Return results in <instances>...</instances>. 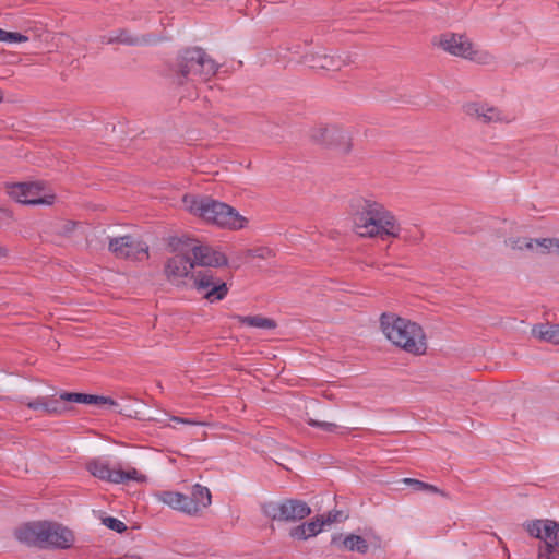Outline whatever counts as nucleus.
Here are the masks:
<instances>
[{"mask_svg":"<svg viewBox=\"0 0 559 559\" xmlns=\"http://www.w3.org/2000/svg\"><path fill=\"white\" fill-rule=\"evenodd\" d=\"M352 224L356 235L364 238H400L401 225L383 204L360 199L352 205Z\"/></svg>","mask_w":559,"mask_h":559,"instance_id":"f257e3e1","label":"nucleus"},{"mask_svg":"<svg viewBox=\"0 0 559 559\" xmlns=\"http://www.w3.org/2000/svg\"><path fill=\"white\" fill-rule=\"evenodd\" d=\"M182 202L191 215L221 228L239 230L248 225V219L235 207L210 197L187 194Z\"/></svg>","mask_w":559,"mask_h":559,"instance_id":"f03ea898","label":"nucleus"},{"mask_svg":"<svg viewBox=\"0 0 559 559\" xmlns=\"http://www.w3.org/2000/svg\"><path fill=\"white\" fill-rule=\"evenodd\" d=\"M380 325L385 338L394 346L415 356L426 353L427 337L418 323L394 313H383Z\"/></svg>","mask_w":559,"mask_h":559,"instance_id":"7ed1b4c3","label":"nucleus"},{"mask_svg":"<svg viewBox=\"0 0 559 559\" xmlns=\"http://www.w3.org/2000/svg\"><path fill=\"white\" fill-rule=\"evenodd\" d=\"M432 44L444 52L477 64L488 66L495 57L488 50L477 47L465 34L443 33L433 38Z\"/></svg>","mask_w":559,"mask_h":559,"instance_id":"20e7f679","label":"nucleus"},{"mask_svg":"<svg viewBox=\"0 0 559 559\" xmlns=\"http://www.w3.org/2000/svg\"><path fill=\"white\" fill-rule=\"evenodd\" d=\"M187 245L185 237L173 238L169 241V248L173 255L169 257L164 266V273L168 282L174 285H181L185 278L192 275L194 270L189 251H181L177 247Z\"/></svg>","mask_w":559,"mask_h":559,"instance_id":"39448f33","label":"nucleus"},{"mask_svg":"<svg viewBox=\"0 0 559 559\" xmlns=\"http://www.w3.org/2000/svg\"><path fill=\"white\" fill-rule=\"evenodd\" d=\"M87 471L96 478L110 484H126L128 481L145 483L146 476L134 467L122 469L119 465L112 466L105 457H97L87 463Z\"/></svg>","mask_w":559,"mask_h":559,"instance_id":"423d86ee","label":"nucleus"},{"mask_svg":"<svg viewBox=\"0 0 559 559\" xmlns=\"http://www.w3.org/2000/svg\"><path fill=\"white\" fill-rule=\"evenodd\" d=\"M179 67L183 78L191 76V80L199 81L210 80L218 69V64L199 48L187 50L181 57Z\"/></svg>","mask_w":559,"mask_h":559,"instance_id":"0eeeda50","label":"nucleus"},{"mask_svg":"<svg viewBox=\"0 0 559 559\" xmlns=\"http://www.w3.org/2000/svg\"><path fill=\"white\" fill-rule=\"evenodd\" d=\"M14 201L27 205H51L56 201L52 190L43 182H19L7 187Z\"/></svg>","mask_w":559,"mask_h":559,"instance_id":"6e6552de","label":"nucleus"},{"mask_svg":"<svg viewBox=\"0 0 559 559\" xmlns=\"http://www.w3.org/2000/svg\"><path fill=\"white\" fill-rule=\"evenodd\" d=\"M187 245L177 247L181 251H189L194 269L201 267H223L229 265L227 255L209 245H202L198 240L185 237Z\"/></svg>","mask_w":559,"mask_h":559,"instance_id":"1a4fd4ad","label":"nucleus"},{"mask_svg":"<svg viewBox=\"0 0 559 559\" xmlns=\"http://www.w3.org/2000/svg\"><path fill=\"white\" fill-rule=\"evenodd\" d=\"M262 510L267 518L281 522L299 521L311 513V509L306 502L295 499L267 502Z\"/></svg>","mask_w":559,"mask_h":559,"instance_id":"9d476101","label":"nucleus"},{"mask_svg":"<svg viewBox=\"0 0 559 559\" xmlns=\"http://www.w3.org/2000/svg\"><path fill=\"white\" fill-rule=\"evenodd\" d=\"M462 109L468 118L484 124H508L513 121L510 114L486 102H468Z\"/></svg>","mask_w":559,"mask_h":559,"instance_id":"9b49d317","label":"nucleus"},{"mask_svg":"<svg viewBox=\"0 0 559 559\" xmlns=\"http://www.w3.org/2000/svg\"><path fill=\"white\" fill-rule=\"evenodd\" d=\"M191 278L197 290L204 293V297L210 301L222 300L228 292L224 281L216 277L213 271L200 270L192 272Z\"/></svg>","mask_w":559,"mask_h":559,"instance_id":"f8f14e48","label":"nucleus"},{"mask_svg":"<svg viewBox=\"0 0 559 559\" xmlns=\"http://www.w3.org/2000/svg\"><path fill=\"white\" fill-rule=\"evenodd\" d=\"M108 248L117 258L143 260L148 257V246L132 236L111 238Z\"/></svg>","mask_w":559,"mask_h":559,"instance_id":"ddd939ff","label":"nucleus"},{"mask_svg":"<svg viewBox=\"0 0 559 559\" xmlns=\"http://www.w3.org/2000/svg\"><path fill=\"white\" fill-rule=\"evenodd\" d=\"M528 534L548 544V551L559 547V522L552 520H534L525 524Z\"/></svg>","mask_w":559,"mask_h":559,"instance_id":"4468645a","label":"nucleus"},{"mask_svg":"<svg viewBox=\"0 0 559 559\" xmlns=\"http://www.w3.org/2000/svg\"><path fill=\"white\" fill-rule=\"evenodd\" d=\"M74 544V535L68 527L52 522H46L44 547L67 549Z\"/></svg>","mask_w":559,"mask_h":559,"instance_id":"2eb2a0df","label":"nucleus"},{"mask_svg":"<svg viewBox=\"0 0 559 559\" xmlns=\"http://www.w3.org/2000/svg\"><path fill=\"white\" fill-rule=\"evenodd\" d=\"M347 62V57H342L338 53H328L323 49L309 52L305 56V63L313 69L335 71L341 69Z\"/></svg>","mask_w":559,"mask_h":559,"instance_id":"dca6fc26","label":"nucleus"},{"mask_svg":"<svg viewBox=\"0 0 559 559\" xmlns=\"http://www.w3.org/2000/svg\"><path fill=\"white\" fill-rule=\"evenodd\" d=\"M46 522H32L26 523L15 531V536L19 542L29 545L44 547Z\"/></svg>","mask_w":559,"mask_h":559,"instance_id":"f3484780","label":"nucleus"},{"mask_svg":"<svg viewBox=\"0 0 559 559\" xmlns=\"http://www.w3.org/2000/svg\"><path fill=\"white\" fill-rule=\"evenodd\" d=\"M160 500L174 510L189 515L198 514V508L193 504L192 500H190V497L181 492L164 491L160 495Z\"/></svg>","mask_w":559,"mask_h":559,"instance_id":"a211bd4d","label":"nucleus"},{"mask_svg":"<svg viewBox=\"0 0 559 559\" xmlns=\"http://www.w3.org/2000/svg\"><path fill=\"white\" fill-rule=\"evenodd\" d=\"M61 400L68 401V402H74V403H82V404H88V405H99V406H116V402L112 401L109 397L102 396V395H92V394H84V393H63L60 395Z\"/></svg>","mask_w":559,"mask_h":559,"instance_id":"6ab92c4d","label":"nucleus"},{"mask_svg":"<svg viewBox=\"0 0 559 559\" xmlns=\"http://www.w3.org/2000/svg\"><path fill=\"white\" fill-rule=\"evenodd\" d=\"M531 333L538 341L559 345V324H536L532 328Z\"/></svg>","mask_w":559,"mask_h":559,"instance_id":"aec40b11","label":"nucleus"},{"mask_svg":"<svg viewBox=\"0 0 559 559\" xmlns=\"http://www.w3.org/2000/svg\"><path fill=\"white\" fill-rule=\"evenodd\" d=\"M330 131H335L333 135H330L329 145L335 147L341 152H348L352 146V138L348 131L344 130L338 126H330Z\"/></svg>","mask_w":559,"mask_h":559,"instance_id":"412c9836","label":"nucleus"},{"mask_svg":"<svg viewBox=\"0 0 559 559\" xmlns=\"http://www.w3.org/2000/svg\"><path fill=\"white\" fill-rule=\"evenodd\" d=\"M190 500H192L193 504L198 508V513L202 510L211 506L212 496L207 487L195 484L192 487Z\"/></svg>","mask_w":559,"mask_h":559,"instance_id":"4be33fe9","label":"nucleus"},{"mask_svg":"<svg viewBox=\"0 0 559 559\" xmlns=\"http://www.w3.org/2000/svg\"><path fill=\"white\" fill-rule=\"evenodd\" d=\"M235 319L241 325H248L257 329L271 330L276 326L273 320L261 316H235Z\"/></svg>","mask_w":559,"mask_h":559,"instance_id":"5701e85b","label":"nucleus"},{"mask_svg":"<svg viewBox=\"0 0 559 559\" xmlns=\"http://www.w3.org/2000/svg\"><path fill=\"white\" fill-rule=\"evenodd\" d=\"M556 238L532 239L526 242V250L536 254L555 253Z\"/></svg>","mask_w":559,"mask_h":559,"instance_id":"b1692460","label":"nucleus"},{"mask_svg":"<svg viewBox=\"0 0 559 559\" xmlns=\"http://www.w3.org/2000/svg\"><path fill=\"white\" fill-rule=\"evenodd\" d=\"M25 404L27 405L28 408L39 411L45 414H52L59 412L57 401H48L44 397H38L36 400L25 402Z\"/></svg>","mask_w":559,"mask_h":559,"instance_id":"393cba45","label":"nucleus"},{"mask_svg":"<svg viewBox=\"0 0 559 559\" xmlns=\"http://www.w3.org/2000/svg\"><path fill=\"white\" fill-rule=\"evenodd\" d=\"M346 549L350 551H357L359 554H366L368 551V544L365 538L359 535H348L343 542Z\"/></svg>","mask_w":559,"mask_h":559,"instance_id":"a878e982","label":"nucleus"},{"mask_svg":"<svg viewBox=\"0 0 559 559\" xmlns=\"http://www.w3.org/2000/svg\"><path fill=\"white\" fill-rule=\"evenodd\" d=\"M402 481L406 485L412 486L413 489L416 491H425V492L439 493V495L445 496L444 492L442 490H440L439 488H437L436 486H433L431 484L424 483L418 479L404 478Z\"/></svg>","mask_w":559,"mask_h":559,"instance_id":"bb28decb","label":"nucleus"},{"mask_svg":"<svg viewBox=\"0 0 559 559\" xmlns=\"http://www.w3.org/2000/svg\"><path fill=\"white\" fill-rule=\"evenodd\" d=\"M334 132L335 131H330V126H319L311 131V139L317 143L328 146L330 135H333Z\"/></svg>","mask_w":559,"mask_h":559,"instance_id":"cd10ccee","label":"nucleus"},{"mask_svg":"<svg viewBox=\"0 0 559 559\" xmlns=\"http://www.w3.org/2000/svg\"><path fill=\"white\" fill-rule=\"evenodd\" d=\"M308 538L313 537L323 531V523L319 518L304 523Z\"/></svg>","mask_w":559,"mask_h":559,"instance_id":"c85d7f7f","label":"nucleus"},{"mask_svg":"<svg viewBox=\"0 0 559 559\" xmlns=\"http://www.w3.org/2000/svg\"><path fill=\"white\" fill-rule=\"evenodd\" d=\"M532 241L531 238L511 237L506 240V246L512 250L526 249V242Z\"/></svg>","mask_w":559,"mask_h":559,"instance_id":"c756f323","label":"nucleus"},{"mask_svg":"<svg viewBox=\"0 0 559 559\" xmlns=\"http://www.w3.org/2000/svg\"><path fill=\"white\" fill-rule=\"evenodd\" d=\"M103 523L110 530L116 531L118 533H122L127 530L126 524L112 516H107L103 520Z\"/></svg>","mask_w":559,"mask_h":559,"instance_id":"7c9ffc66","label":"nucleus"},{"mask_svg":"<svg viewBox=\"0 0 559 559\" xmlns=\"http://www.w3.org/2000/svg\"><path fill=\"white\" fill-rule=\"evenodd\" d=\"M308 424L310 426H312V427L320 428V429H322L324 431H328V432H335L338 429V426L336 424L329 423V421H320V420H316V419H308Z\"/></svg>","mask_w":559,"mask_h":559,"instance_id":"2f4dec72","label":"nucleus"},{"mask_svg":"<svg viewBox=\"0 0 559 559\" xmlns=\"http://www.w3.org/2000/svg\"><path fill=\"white\" fill-rule=\"evenodd\" d=\"M289 535L290 537L299 540H305L308 538L304 523L292 528Z\"/></svg>","mask_w":559,"mask_h":559,"instance_id":"473e14b6","label":"nucleus"},{"mask_svg":"<svg viewBox=\"0 0 559 559\" xmlns=\"http://www.w3.org/2000/svg\"><path fill=\"white\" fill-rule=\"evenodd\" d=\"M340 515H341V512L335 511V512H329L326 515H321V516H318V518L323 523V528H324L325 526H329L332 523L336 522L338 520Z\"/></svg>","mask_w":559,"mask_h":559,"instance_id":"72a5a7b5","label":"nucleus"},{"mask_svg":"<svg viewBox=\"0 0 559 559\" xmlns=\"http://www.w3.org/2000/svg\"><path fill=\"white\" fill-rule=\"evenodd\" d=\"M28 38L25 35L15 32H7L5 41L4 43H24L27 41Z\"/></svg>","mask_w":559,"mask_h":559,"instance_id":"f704fd0d","label":"nucleus"},{"mask_svg":"<svg viewBox=\"0 0 559 559\" xmlns=\"http://www.w3.org/2000/svg\"><path fill=\"white\" fill-rule=\"evenodd\" d=\"M170 420L174 421V423H177V424H183V425H190V426H201V425H203V423H201V421L193 420V419H190V418L177 417V416H171Z\"/></svg>","mask_w":559,"mask_h":559,"instance_id":"c9c22d12","label":"nucleus"},{"mask_svg":"<svg viewBox=\"0 0 559 559\" xmlns=\"http://www.w3.org/2000/svg\"><path fill=\"white\" fill-rule=\"evenodd\" d=\"M117 41L124 43V44H134L135 40L130 38L129 36L124 35V33H121L119 36L116 37Z\"/></svg>","mask_w":559,"mask_h":559,"instance_id":"e433bc0d","label":"nucleus"},{"mask_svg":"<svg viewBox=\"0 0 559 559\" xmlns=\"http://www.w3.org/2000/svg\"><path fill=\"white\" fill-rule=\"evenodd\" d=\"M552 551H548V544H546L545 550L539 551L537 559H554L550 557Z\"/></svg>","mask_w":559,"mask_h":559,"instance_id":"4c0bfd02","label":"nucleus"},{"mask_svg":"<svg viewBox=\"0 0 559 559\" xmlns=\"http://www.w3.org/2000/svg\"><path fill=\"white\" fill-rule=\"evenodd\" d=\"M9 255V249L4 246H0V259H4Z\"/></svg>","mask_w":559,"mask_h":559,"instance_id":"58836bf2","label":"nucleus"},{"mask_svg":"<svg viewBox=\"0 0 559 559\" xmlns=\"http://www.w3.org/2000/svg\"><path fill=\"white\" fill-rule=\"evenodd\" d=\"M7 31L0 28V41H5Z\"/></svg>","mask_w":559,"mask_h":559,"instance_id":"ea45409f","label":"nucleus"},{"mask_svg":"<svg viewBox=\"0 0 559 559\" xmlns=\"http://www.w3.org/2000/svg\"><path fill=\"white\" fill-rule=\"evenodd\" d=\"M555 253L559 255V238H556Z\"/></svg>","mask_w":559,"mask_h":559,"instance_id":"a19ab883","label":"nucleus"},{"mask_svg":"<svg viewBox=\"0 0 559 559\" xmlns=\"http://www.w3.org/2000/svg\"><path fill=\"white\" fill-rule=\"evenodd\" d=\"M231 266L235 267V269H238L240 266V263L233 260L231 261Z\"/></svg>","mask_w":559,"mask_h":559,"instance_id":"79ce46f5","label":"nucleus"}]
</instances>
